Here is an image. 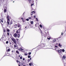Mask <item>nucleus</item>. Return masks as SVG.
<instances>
[{"label": "nucleus", "instance_id": "nucleus-1", "mask_svg": "<svg viewBox=\"0 0 66 66\" xmlns=\"http://www.w3.org/2000/svg\"><path fill=\"white\" fill-rule=\"evenodd\" d=\"M20 28H19V29L17 30L15 33L13 34V36H14V37H15V38H16V37H17V34L19 33H20V30L21 29Z\"/></svg>", "mask_w": 66, "mask_h": 66}, {"label": "nucleus", "instance_id": "nucleus-2", "mask_svg": "<svg viewBox=\"0 0 66 66\" xmlns=\"http://www.w3.org/2000/svg\"><path fill=\"white\" fill-rule=\"evenodd\" d=\"M6 18L7 20V23L8 24V25H9V23H10V21L9 19V16L8 15H7Z\"/></svg>", "mask_w": 66, "mask_h": 66}, {"label": "nucleus", "instance_id": "nucleus-3", "mask_svg": "<svg viewBox=\"0 0 66 66\" xmlns=\"http://www.w3.org/2000/svg\"><path fill=\"white\" fill-rule=\"evenodd\" d=\"M11 39L13 41V42L14 43V44H16V43L17 42V41H16V40L15 39L12 38H11Z\"/></svg>", "mask_w": 66, "mask_h": 66}, {"label": "nucleus", "instance_id": "nucleus-4", "mask_svg": "<svg viewBox=\"0 0 66 66\" xmlns=\"http://www.w3.org/2000/svg\"><path fill=\"white\" fill-rule=\"evenodd\" d=\"M18 50L20 51H23V49H22V48L21 47H20L19 48H18Z\"/></svg>", "mask_w": 66, "mask_h": 66}, {"label": "nucleus", "instance_id": "nucleus-5", "mask_svg": "<svg viewBox=\"0 0 66 66\" xmlns=\"http://www.w3.org/2000/svg\"><path fill=\"white\" fill-rule=\"evenodd\" d=\"M40 47L42 48H43V47H45V46L44 45V44H42L41 45Z\"/></svg>", "mask_w": 66, "mask_h": 66}, {"label": "nucleus", "instance_id": "nucleus-6", "mask_svg": "<svg viewBox=\"0 0 66 66\" xmlns=\"http://www.w3.org/2000/svg\"><path fill=\"white\" fill-rule=\"evenodd\" d=\"M58 51L59 53H61V52L62 51V50H58Z\"/></svg>", "mask_w": 66, "mask_h": 66}, {"label": "nucleus", "instance_id": "nucleus-7", "mask_svg": "<svg viewBox=\"0 0 66 66\" xmlns=\"http://www.w3.org/2000/svg\"><path fill=\"white\" fill-rule=\"evenodd\" d=\"M65 58H66V57H65L64 55H63L62 56L63 60H65Z\"/></svg>", "mask_w": 66, "mask_h": 66}, {"label": "nucleus", "instance_id": "nucleus-8", "mask_svg": "<svg viewBox=\"0 0 66 66\" xmlns=\"http://www.w3.org/2000/svg\"><path fill=\"white\" fill-rule=\"evenodd\" d=\"M47 35V33H46L44 32V37H45L46 36V35Z\"/></svg>", "mask_w": 66, "mask_h": 66}, {"label": "nucleus", "instance_id": "nucleus-9", "mask_svg": "<svg viewBox=\"0 0 66 66\" xmlns=\"http://www.w3.org/2000/svg\"><path fill=\"white\" fill-rule=\"evenodd\" d=\"M1 22H2V23H3V18H2V19H1Z\"/></svg>", "mask_w": 66, "mask_h": 66}, {"label": "nucleus", "instance_id": "nucleus-10", "mask_svg": "<svg viewBox=\"0 0 66 66\" xmlns=\"http://www.w3.org/2000/svg\"><path fill=\"white\" fill-rule=\"evenodd\" d=\"M17 36L19 38V37H20V34H17Z\"/></svg>", "mask_w": 66, "mask_h": 66}, {"label": "nucleus", "instance_id": "nucleus-11", "mask_svg": "<svg viewBox=\"0 0 66 66\" xmlns=\"http://www.w3.org/2000/svg\"><path fill=\"white\" fill-rule=\"evenodd\" d=\"M32 14H35V12L34 11H33L31 12Z\"/></svg>", "mask_w": 66, "mask_h": 66}, {"label": "nucleus", "instance_id": "nucleus-12", "mask_svg": "<svg viewBox=\"0 0 66 66\" xmlns=\"http://www.w3.org/2000/svg\"><path fill=\"white\" fill-rule=\"evenodd\" d=\"M55 41H56V39H53V43H54V42H55Z\"/></svg>", "mask_w": 66, "mask_h": 66}, {"label": "nucleus", "instance_id": "nucleus-13", "mask_svg": "<svg viewBox=\"0 0 66 66\" xmlns=\"http://www.w3.org/2000/svg\"><path fill=\"white\" fill-rule=\"evenodd\" d=\"M7 36H10V34H9V32H7Z\"/></svg>", "mask_w": 66, "mask_h": 66}, {"label": "nucleus", "instance_id": "nucleus-14", "mask_svg": "<svg viewBox=\"0 0 66 66\" xmlns=\"http://www.w3.org/2000/svg\"><path fill=\"white\" fill-rule=\"evenodd\" d=\"M4 13H6V9H5L4 10Z\"/></svg>", "mask_w": 66, "mask_h": 66}, {"label": "nucleus", "instance_id": "nucleus-15", "mask_svg": "<svg viewBox=\"0 0 66 66\" xmlns=\"http://www.w3.org/2000/svg\"><path fill=\"white\" fill-rule=\"evenodd\" d=\"M16 52L17 53V54H19V52L18 51V50L16 51Z\"/></svg>", "mask_w": 66, "mask_h": 66}, {"label": "nucleus", "instance_id": "nucleus-16", "mask_svg": "<svg viewBox=\"0 0 66 66\" xmlns=\"http://www.w3.org/2000/svg\"><path fill=\"white\" fill-rule=\"evenodd\" d=\"M6 51H7V52H9V51H10V49H8V50H6Z\"/></svg>", "mask_w": 66, "mask_h": 66}, {"label": "nucleus", "instance_id": "nucleus-17", "mask_svg": "<svg viewBox=\"0 0 66 66\" xmlns=\"http://www.w3.org/2000/svg\"><path fill=\"white\" fill-rule=\"evenodd\" d=\"M18 27H21V25H18Z\"/></svg>", "mask_w": 66, "mask_h": 66}, {"label": "nucleus", "instance_id": "nucleus-18", "mask_svg": "<svg viewBox=\"0 0 66 66\" xmlns=\"http://www.w3.org/2000/svg\"><path fill=\"white\" fill-rule=\"evenodd\" d=\"M20 65H23V63L21 62H20Z\"/></svg>", "mask_w": 66, "mask_h": 66}, {"label": "nucleus", "instance_id": "nucleus-19", "mask_svg": "<svg viewBox=\"0 0 66 66\" xmlns=\"http://www.w3.org/2000/svg\"><path fill=\"white\" fill-rule=\"evenodd\" d=\"M30 23L32 24H33V22L32 21H31L30 22Z\"/></svg>", "mask_w": 66, "mask_h": 66}, {"label": "nucleus", "instance_id": "nucleus-20", "mask_svg": "<svg viewBox=\"0 0 66 66\" xmlns=\"http://www.w3.org/2000/svg\"><path fill=\"white\" fill-rule=\"evenodd\" d=\"M39 27H40V28H42V25L41 24H40L39 25Z\"/></svg>", "mask_w": 66, "mask_h": 66}, {"label": "nucleus", "instance_id": "nucleus-21", "mask_svg": "<svg viewBox=\"0 0 66 66\" xmlns=\"http://www.w3.org/2000/svg\"><path fill=\"white\" fill-rule=\"evenodd\" d=\"M30 59H29L28 60H27V61L28 62H29L30 61Z\"/></svg>", "mask_w": 66, "mask_h": 66}, {"label": "nucleus", "instance_id": "nucleus-22", "mask_svg": "<svg viewBox=\"0 0 66 66\" xmlns=\"http://www.w3.org/2000/svg\"><path fill=\"white\" fill-rule=\"evenodd\" d=\"M29 19H32V18L29 17L28 18Z\"/></svg>", "mask_w": 66, "mask_h": 66}, {"label": "nucleus", "instance_id": "nucleus-23", "mask_svg": "<svg viewBox=\"0 0 66 66\" xmlns=\"http://www.w3.org/2000/svg\"><path fill=\"white\" fill-rule=\"evenodd\" d=\"M16 45H15V44L14 45V48H16Z\"/></svg>", "mask_w": 66, "mask_h": 66}, {"label": "nucleus", "instance_id": "nucleus-24", "mask_svg": "<svg viewBox=\"0 0 66 66\" xmlns=\"http://www.w3.org/2000/svg\"><path fill=\"white\" fill-rule=\"evenodd\" d=\"M62 51L63 52H65V50H64V49H63L62 50Z\"/></svg>", "mask_w": 66, "mask_h": 66}, {"label": "nucleus", "instance_id": "nucleus-25", "mask_svg": "<svg viewBox=\"0 0 66 66\" xmlns=\"http://www.w3.org/2000/svg\"><path fill=\"white\" fill-rule=\"evenodd\" d=\"M3 31L4 33H5V29H3Z\"/></svg>", "mask_w": 66, "mask_h": 66}, {"label": "nucleus", "instance_id": "nucleus-26", "mask_svg": "<svg viewBox=\"0 0 66 66\" xmlns=\"http://www.w3.org/2000/svg\"><path fill=\"white\" fill-rule=\"evenodd\" d=\"M37 25H38V24H37V23H36V24H35V26H36V27H38Z\"/></svg>", "mask_w": 66, "mask_h": 66}, {"label": "nucleus", "instance_id": "nucleus-27", "mask_svg": "<svg viewBox=\"0 0 66 66\" xmlns=\"http://www.w3.org/2000/svg\"><path fill=\"white\" fill-rule=\"evenodd\" d=\"M7 32H10V30L9 29H7Z\"/></svg>", "mask_w": 66, "mask_h": 66}, {"label": "nucleus", "instance_id": "nucleus-28", "mask_svg": "<svg viewBox=\"0 0 66 66\" xmlns=\"http://www.w3.org/2000/svg\"><path fill=\"white\" fill-rule=\"evenodd\" d=\"M6 44H7L9 43V41H7L6 42Z\"/></svg>", "mask_w": 66, "mask_h": 66}, {"label": "nucleus", "instance_id": "nucleus-29", "mask_svg": "<svg viewBox=\"0 0 66 66\" xmlns=\"http://www.w3.org/2000/svg\"><path fill=\"white\" fill-rule=\"evenodd\" d=\"M24 54L25 56H27V55H28V54H27L25 53Z\"/></svg>", "mask_w": 66, "mask_h": 66}, {"label": "nucleus", "instance_id": "nucleus-30", "mask_svg": "<svg viewBox=\"0 0 66 66\" xmlns=\"http://www.w3.org/2000/svg\"><path fill=\"white\" fill-rule=\"evenodd\" d=\"M29 65L30 66H32V63H29Z\"/></svg>", "mask_w": 66, "mask_h": 66}, {"label": "nucleus", "instance_id": "nucleus-31", "mask_svg": "<svg viewBox=\"0 0 66 66\" xmlns=\"http://www.w3.org/2000/svg\"><path fill=\"white\" fill-rule=\"evenodd\" d=\"M47 39H49V40H50V39H51V38L49 37V38H47Z\"/></svg>", "mask_w": 66, "mask_h": 66}, {"label": "nucleus", "instance_id": "nucleus-32", "mask_svg": "<svg viewBox=\"0 0 66 66\" xmlns=\"http://www.w3.org/2000/svg\"><path fill=\"white\" fill-rule=\"evenodd\" d=\"M12 24V22H10V24Z\"/></svg>", "mask_w": 66, "mask_h": 66}, {"label": "nucleus", "instance_id": "nucleus-33", "mask_svg": "<svg viewBox=\"0 0 66 66\" xmlns=\"http://www.w3.org/2000/svg\"><path fill=\"white\" fill-rule=\"evenodd\" d=\"M26 20L27 21H29V20L28 19H26Z\"/></svg>", "mask_w": 66, "mask_h": 66}, {"label": "nucleus", "instance_id": "nucleus-34", "mask_svg": "<svg viewBox=\"0 0 66 66\" xmlns=\"http://www.w3.org/2000/svg\"><path fill=\"white\" fill-rule=\"evenodd\" d=\"M31 52H29L28 53L29 55H31Z\"/></svg>", "mask_w": 66, "mask_h": 66}, {"label": "nucleus", "instance_id": "nucleus-35", "mask_svg": "<svg viewBox=\"0 0 66 66\" xmlns=\"http://www.w3.org/2000/svg\"><path fill=\"white\" fill-rule=\"evenodd\" d=\"M28 1H29V3H30L31 2V1H32V0H28Z\"/></svg>", "mask_w": 66, "mask_h": 66}, {"label": "nucleus", "instance_id": "nucleus-36", "mask_svg": "<svg viewBox=\"0 0 66 66\" xmlns=\"http://www.w3.org/2000/svg\"><path fill=\"white\" fill-rule=\"evenodd\" d=\"M59 46H60V47H62V45H61V44H59Z\"/></svg>", "mask_w": 66, "mask_h": 66}, {"label": "nucleus", "instance_id": "nucleus-37", "mask_svg": "<svg viewBox=\"0 0 66 66\" xmlns=\"http://www.w3.org/2000/svg\"><path fill=\"white\" fill-rule=\"evenodd\" d=\"M31 57V56H30V55H28V58H30V57Z\"/></svg>", "mask_w": 66, "mask_h": 66}, {"label": "nucleus", "instance_id": "nucleus-38", "mask_svg": "<svg viewBox=\"0 0 66 66\" xmlns=\"http://www.w3.org/2000/svg\"><path fill=\"white\" fill-rule=\"evenodd\" d=\"M17 27H18V26H15L14 27V28H17Z\"/></svg>", "mask_w": 66, "mask_h": 66}, {"label": "nucleus", "instance_id": "nucleus-39", "mask_svg": "<svg viewBox=\"0 0 66 66\" xmlns=\"http://www.w3.org/2000/svg\"><path fill=\"white\" fill-rule=\"evenodd\" d=\"M34 5V4H31V6H33V5Z\"/></svg>", "mask_w": 66, "mask_h": 66}, {"label": "nucleus", "instance_id": "nucleus-40", "mask_svg": "<svg viewBox=\"0 0 66 66\" xmlns=\"http://www.w3.org/2000/svg\"><path fill=\"white\" fill-rule=\"evenodd\" d=\"M16 40H17L18 42V41L19 40V39H16Z\"/></svg>", "mask_w": 66, "mask_h": 66}, {"label": "nucleus", "instance_id": "nucleus-41", "mask_svg": "<svg viewBox=\"0 0 66 66\" xmlns=\"http://www.w3.org/2000/svg\"><path fill=\"white\" fill-rule=\"evenodd\" d=\"M20 59L21 60L22 59V57H20Z\"/></svg>", "mask_w": 66, "mask_h": 66}, {"label": "nucleus", "instance_id": "nucleus-42", "mask_svg": "<svg viewBox=\"0 0 66 66\" xmlns=\"http://www.w3.org/2000/svg\"><path fill=\"white\" fill-rule=\"evenodd\" d=\"M16 62L17 63H18V62H19V61H18V60H17L16 61Z\"/></svg>", "mask_w": 66, "mask_h": 66}, {"label": "nucleus", "instance_id": "nucleus-43", "mask_svg": "<svg viewBox=\"0 0 66 66\" xmlns=\"http://www.w3.org/2000/svg\"><path fill=\"white\" fill-rule=\"evenodd\" d=\"M22 60L23 61H24V60H25V59H24V58H23Z\"/></svg>", "mask_w": 66, "mask_h": 66}, {"label": "nucleus", "instance_id": "nucleus-44", "mask_svg": "<svg viewBox=\"0 0 66 66\" xmlns=\"http://www.w3.org/2000/svg\"><path fill=\"white\" fill-rule=\"evenodd\" d=\"M14 26H17V24H15V25H14Z\"/></svg>", "mask_w": 66, "mask_h": 66}, {"label": "nucleus", "instance_id": "nucleus-45", "mask_svg": "<svg viewBox=\"0 0 66 66\" xmlns=\"http://www.w3.org/2000/svg\"><path fill=\"white\" fill-rule=\"evenodd\" d=\"M36 19H37V21H38V19H37V18H36Z\"/></svg>", "mask_w": 66, "mask_h": 66}, {"label": "nucleus", "instance_id": "nucleus-46", "mask_svg": "<svg viewBox=\"0 0 66 66\" xmlns=\"http://www.w3.org/2000/svg\"><path fill=\"white\" fill-rule=\"evenodd\" d=\"M34 18H36V16L35 15L34 16Z\"/></svg>", "mask_w": 66, "mask_h": 66}, {"label": "nucleus", "instance_id": "nucleus-47", "mask_svg": "<svg viewBox=\"0 0 66 66\" xmlns=\"http://www.w3.org/2000/svg\"><path fill=\"white\" fill-rule=\"evenodd\" d=\"M32 59V58H31V57L30 58V60H31Z\"/></svg>", "mask_w": 66, "mask_h": 66}, {"label": "nucleus", "instance_id": "nucleus-48", "mask_svg": "<svg viewBox=\"0 0 66 66\" xmlns=\"http://www.w3.org/2000/svg\"><path fill=\"white\" fill-rule=\"evenodd\" d=\"M10 45H11L12 44V43L10 42Z\"/></svg>", "mask_w": 66, "mask_h": 66}, {"label": "nucleus", "instance_id": "nucleus-49", "mask_svg": "<svg viewBox=\"0 0 66 66\" xmlns=\"http://www.w3.org/2000/svg\"><path fill=\"white\" fill-rule=\"evenodd\" d=\"M21 19L22 20H23V18H21Z\"/></svg>", "mask_w": 66, "mask_h": 66}, {"label": "nucleus", "instance_id": "nucleus-50", "mask_svg": "<svg viewBox=\"0 0 66 66\" xmlns=\"http://www.w3.org/2000/svg\"><path fill=\"white\" fill-rule=\"evenodd\" d=\"M57 46H55V47H56V48H57Z\"/></svg>", "mask_w": 66, "mask_h": 66}, {"label": "nucleus", "instance_id": "nucleus-51", "mask_svg": "<svg viewBox=\"0 0 66 66\" xmlns=\"http://www.w3.org/2000/svg\"><path fill=\"white\" fill-rule=\"evenodd\" d=\"M63 35V33H61V35Z\"/></svg>", "mask_w": 66, "mask_h": 66}, {"label": "nucleus", "instance_id": "nucleus-52", "mask_svg": "<svg viewBox=\"0 0 66 66\" xmlns=\"http://www.w3.org/2000/svg\"><path fill=\"white\" fill-rule=\"evenodd\" d=\"M40 31H41V34H42V30H40Z\"/></svg>", "mask_w": 66, "mask_h": 66}, {"label": "nucleus", "instance_id": "nucleus-53", "mask_svg": "<svg viewBox=\"0 0 66 66\" xmlns=\"http://www.w3.org/2000/svg\"><path fill=\"white\" fill-rule=\"evenodd\" d=\"M19 57H20V55H19Z\"/></svg>", "mask_w": 66, "mask_h": 66}, {"label": "nucleus", "instance_id": "nucleus-54", "mask_svg": "<svg viewBox=\"0 0 66 66\" xmlns=\"http://www.w3.org/2000/svg\"><path fill=\"white\" fill-rule=\"evenodd\" d=\"M24 14V13H23V14Z\"/></svg>", "mask_w": 66, "mask_h": 66}, {"label": "nucleus", "instance_id": "nucleus-55", "mask_svg": "<svg viewBox=\"0 0 66 66\" xmlns=\"http://www.w3.org/2000/svg\"><path fill=\"white\" fill-rule=\"evenodd\" d=\"M26 28H27V27H25V28L26 29Z\"/></svg>", "mask_w": 66, "mask_h": 66}, {"label": "nucleus", "instance_id": "nucleus-56", "mask_svg": "<svg viewBox=\"0 0 66 66\" xmlns=\"http://www.w3.org/2000/svg\"><path fill=\"white\" fill-rule=\"evenodd\" d=\"M14 2H15V1H13V3H14Z\"/></svg>", "mask_w": 66, "mask_h": 66}, {"label": "nucleus", "instance_id": "nucleus-57", "mask_svg": "<svg viewBox=\"0 0 66 66\" xmlns=\"http://www.w3.org/2000/svg\"><path fill=\"white\" fill-rule=\"evenodd\" d=\"M31 15H33V14H31Z\"/></svg>", "mask_w": 66, "mask_h": 66}, {"label": "nucleus", "instance_id": "nucleus-58", "mask_svg": "<svg viewBox=\"0 0 66 66\" xmlns=\"http://www.w3.org/2000/svg\"><path fill=\"white\" fill-rule=\"evenodd\" d=\"M13 31H14V32H15V30H14Z\"/></svg>", "mask_w": 66, "mask_h": 66}, {"label": "nucleus", "instance_id": "nucleus-59", "mask_svg": "<svg viewBox=\"0 0 66 66\" xmlns=\"http://www.w3.org/2000/svg\"><path fill=\"white\" fill-rule=\"evenodd\" d=\"M23 66H26V65H24Z\"/></svg>", "mask_w": 66, "mask_h": 66}, {"label": "nucleus", "instance_id": "nucleus-60", "mask_svg": "<svg viewBox=\"0 0 66 66\" xmlns=\"http://www.w3.org/2000/svg\"><path fill=\"white\" fill-rule=\"evenodd\" d=\"M1 23V24H2V23Z\"/></svg>", "mask_w": 66, "mask_h": 66}, {"label": "nucleus", "instance_id": "nucleus-61", "mask_svg": "<svg viewBox=\"0 0 66 66\" xmlns=\"http://www.w3.org/2000/svg\"><path fill=\"white\" fill-rule=\"evenodd\" d=\"M19 63H20V61H19Z\"/></svg>", "mask_w": 66, "mask_h": 66}, {"label": "nucleus", "instance_id": "nucleus-62", "mask_svg": "<svg viewBox=\"0 0 66 66\" xmlns=\"http://www.w3.org/2000/svg\"><path fill=\"white\" fill-rule=\"evenodd\" d=\"M2 24H3V23H2Z\"/></svg>", "mask_w": 66, "mask_h": 66}, {"label": "nucleus", "instance_id": "nucleus-63", "mask_svg": "<svg viewBox=\"0 0 66 66\" xmlns=\"http://www.w3.org/2000/svg\"><path fill=\"white\" fill-rule=\"evenodd\" d=\"M42 34V35H43V34Z\"/></svg>", "mask_w": 66, "mask_h": 66}, {"label": "nucleus", "instance_id": "nucleus-64", "mask_svg": "<svg viewBox=\"0 0 66 66\" xmlns=\"http://www.w3.org/2000/svg\"><path fill=\"white\" fill-rule=\"evenodd\" d=\"M18 65H19V64H18Z\"/></svg>", "mask_w": 66, "mask_h": 66}]
</instances>
